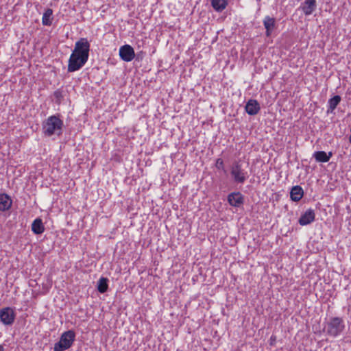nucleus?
Returning a JSON list of instances; mask_svg holds the SVG:
<instances>
[{"instance_id": "nucleus-1", "label": "nucleus", "mask_w": 351, "mask_h": 351, "mask_svg": "<svg viewBox=\"0 0 351 351\" xmlns=\"http://www.w3.org/2000/svg\"><path fill=\"white\" fill-rule=\"evenodd\" d=\"M63 121L56 115L49 117L43 124V132L47 136L62 134Z\"/></svg>"}, {"instance_id": "nucleus-2", "label": "nucleus", "mask_w": 351, "mask_h": 351, "mask_svg": "<svg viewBox=\"0 0 351 351\" xmlns=\"http://www.w3.org/2000/svg\"><path fill=\"white\" fill-rule=\"evenodd\" d=\"M345 329L344 322L339 317H332L326 323L324 330L330 337H336L340 335Z\"/></svg>"}, {"instance_id": "nucleus-3", "label": "nucleus", "mask_w": 351, "mask_h": 351, "mask_svg": "<svg viewBox=\"0 0 351 351\" xmlns=\"http://www.w3.org/2000/svg\"><path fill=\"white\" fill-rule=\"evenodd\" d=\"M75 339V333L69 330L63 332L60 341L54 344L53 351H64L70 348Z\"/></svg>"}, {"instance_id": "nucleus-4", "label": "nucleus", "mask_w": 351, "mask_h": 351, "mask_svg": "<svg viewBox=\"0 0 351 351\" xmlns=\"http://www.w3.org/2000/svg\"><path fill=\"white\" fill-rule=\"evenodd\" d=\"M231 176L237 183L243 184L248 178L249 175L247 171L243 167L239 162H234L230 169Z\"/></svg>"}, {"instance_id": "nucleus-5", "label": "nucleus", "mask_w": 351, "mask_h": 351, "mask_svg": "<svg viewBox=\"0 0 351 351\" xmlns=\"http://www.w3.org/2000/svg\"><path fill=\"white\" fill-rule=\"evenodd\" d=\"M90 44L86 38H82L75 44L73 53L82 56V60L88 59Z\"/></svg>"}, {"instance_id": "nucleus-6", "label": "nucleus", "mask_w": 351, "mask_h": 351, "mask_svg": "<svg viewBox=\"0 0 351 351\" xmlns=\"http://www.w3.org/2000/svg\"><path fill=\"white\" fill-rule=\"evenodd\" d=\"M88 59L82 60V56L72 52L68 64V71L74 72L81 69L87 62Z\"/></svg>"}, {"instance_id": "nucleus-7", "label": "nucleus", "mask_w": 351, "mask_h": 351, "mask_svg": "<svg viewBox=\"0 0 351 351\" xmlns=\"http://www.w3.org/2000/svg\"><path fill=\"white\" fill-rule=\"evenodd\" d=\"M16 314L10 307H5L0 310V320L6 326L12 325L15 319Z\"/></svg>"}, {"instance_id": "nucleus-8", "label": "nucleus", "mask_w": 351, "mask_h": 351, "mask_svg": "<svg viewBox=\"0 0 351 351\" xmlns=\"http://www.w3.org/2000/svg\"><path fill=\"white\" fill-rule=\"evenodd\" d=\"M119 56L123 60L130 62L135 56L134 49L130 45H123L119 49Z\"/></svg>"}, {"instance_id": "nucleus-9", "label": "nucleus", "mask_w": 351, "mask_h": 351, "mask_svg": "<svg viewBox=\"0 0 351 351\" xmlns=\"http://www.w3.org/2000/svg\"><path fill=\"white\" fill-rule=\"evenodd\" d=\"M228 203L234 207H239L243 204V195L240 192H233L228 195Z\"/></svg>"}, {"instance_id": "nucleus-10", "label": "nucleus", "mask_w": 351, "mask_h": 351, "mask_svg": "<svg viewBox=\"0 0 351 351\" xmlns=\"http://www.w3.org/2000/svg\"><path fill=\"white\" fill-rule=\"evenodd\" d=\"M246 112L250 115H255L259 112L261 107L256 99H250L245 106Z\"/></svg>"}, {"instance_id": "nucleus-11", "label": "nucleus", "mask_w": 351, "mask_h": 351, "mask_svg": "<svg viewBox=\"0 0 351 351\" xmlns=\"http://www.w3.org/2000/svg\"><path fill=\"white\" fill-rule=\"evenodd\" d=\"M315 212L312 209L307 210L299 219V223L301 226H306L315 220Z\"/></svg>"}, {"instance_id": "nucleus-12", "label": "nucleus", "mask_w": 351, "mask_h": 351, "mask_svg": "<svg viewBox=\"0 0 351 351\" xmlns=\"http://www.w3.org/2000/svg\"><path fill=\"white\" fill-rule=\"evenodd\" d=\"M316 7V0H305L300 5V8L306 15L311 14Z\"/></svg>"}, {"instance_id": "nucleus-13", "label": "nucleus", "mask_w": 351, "mask_h": 351, "mask_svg": "<svg viewBox=\"0 0 351 351\" xmlns=\"http://www.w3.org/2000/svg\"><path fill=\"white\" fill-rule=\"evenodd\" d=\"M332 156V153L330 152H328V154H327L324 151H317L313 154V158L315 159L317 162H328Z\"/></svg>"}, {"instance_id": "nucleus-14", "label": "nucleus", "mask_w": 351, "mask_h": 351, "mask_svg": "<svg viewBox=\"0 0 351 351\" xmlns=\"http://www.w3.org/2000/svg\"><path fill=\"white\" fill-rule=\"evenodd\" d=\"M304 191L300 186L297 185L292 187L290 192V197L291 200L294 202H298L302 199Z\"/></svg>"}, {"instance_id": "nucleus-15", "label": "nucleus", "mask_w": 351, "mask_h": 351, "mask_svg": "<svg viewBox=\"0 0 351 351\" xmlns=\"http://www.w3.org/2000/svg\"><path fill=\"white\" fill-rule=\"evenodd\" d=\"M12 204L10 197L6 194H0V210H8Z\"/></svg>"}, {"instance_id": "nucleus-16", "label": "nucleus", "mask_w": 351, "mask_h": 351, "mask_svg": "<svg viewBox=\"0 0 351 351\" xmlns=\"http://www.w3.org/2000/svg\"><path fill=\"white\" fill-rule=\"evenodd\" d=\"M32 230L36 234H42L44 232L45 228L41 219L37 218L33 221Z\"/></svg>"}, {"instance_id": "nucleus-17", "label": "nucleus", "mask_w": 351, "mask_h": 351, "mask_svg": "<svg viewBox=\"0 0 351 351\" xmlns=\"http://www.w3.org/2000/svg\"><path fill=\"white\" fill-rule=\"evenodd\" d=\"M341 101V97L335 95L328 100L327 113H332Z\"/></svg>"}, {"instance_id": "nucleus-18", "label": "nucleus", "mask_w": 351, "mask_h": 351, "mask_svg": "<svg viewBox=\"0 0 351 351\" xmlns=\"http://www.w3.org/2000/svg\"><path fill=\"white\" fill-rule=\"evenodd\" d=\"M211 5L216 11L220 12L226 8L228 3L226 0H211Z\"/></svg>"}, {"instance_id": "nucleus-19", "label": "nucleus", "mask_w": 351, "mask_h": 351, "mask_svg": "<svg viewBox=\"0 0 351 351\" xmlns=\"http://www.w3.org/2000/svg\"><path fill=\"white\" fill-rule=\"evenodd\" d=\"M108 280L106 278L101 277L97 282V290L99 293H104L107 291L108 288Z\"/></svg>"}, {"instance_id": "nucleus-20", "label": "nucleus", "mask_w": 351, "mask_h": 351, "mask_svg": "<svg viewBox=\"0 0 351 351\" xmlns=\"http://www.w3.org/2000/svg\"><path fill=\"white\" fill-rule=\"evenodd\" d=\"M53 11L51 9H47L45 10V13L43 16V21L42 22H50L52 19Z\"/></svg>"}, {"instance_id": "nucleus-21", "label": "nucleus", "mask_w": 351, "mask_h": 351, "mask_svg": "<svg viewBox=\"0 0 351 351\" xmlns=\"http://www.w3.org/2000/svg\"><path fill=\"white\" fill-rule=\"evenodd\" d=\"M275 24L276 23H264L267 36H270L271 31L275 28Z\"/></svg>"}, {"instance_id": "nucleus-22", "label": "nucleus", "mask_w": 351, "mask_h": 351, "mask_svg": "<svg viewBox=\"0 0 351 351\" xmlns=\"http://www.w3.org/2000/svg\"><path fill=\"white\" fill-rule=\"evenodd\" d=\"M223 161L221 158H218L216 161V167L218 169H223Z\"/></svg>"}, {"instance_id": "nucleus-23", "label": "nucleus", "mask_w": 351, "mask_h": 351, "mask_svg": "<svg viewBox=\"0 0 351 351\" xmlns=\"http://www.w3.org/2000/svg\"><path fill=\"white\" fill-rule=\"evenodd\" d=\"M270 340H271V344H273V341H276V337L275 336H271V338H270Z\"/></svg>"}, {"instance_id": "nucleus-24", "label": "nucleus", "mask_w": 351, "mask_h": 351, "mask_svg": "<svg viewBox=\"0 0 351 351\" xmlns=\"http://www.w3.org/2000/svg\"><path fill=\"white\" fill-rule=\"evenodd\" d=\"M263 22L264 23H266V22H274V21L273 19H269L268 21H266V19H265Z\"/></svg>"}, {"instance_id": "nucleus-25", "label": "nucleus", "mask_w": 351, "mask_h": 351, "mask_svg": "<svg viewBox=\"0 0 351 351\" xmlns=\"http://www.w3.org/2000/svg\"><path fill=\"white\" fill-rule=\"evenodd\" d=\"M3 347L1 345H0V351H3Z\"/></svg>"}, {"instance_id": "nucleus-26", "label": "nucleus", "mask_w": 351, "mask_h": 351, "mask_svg": "<svg viewBox=\"0 0 351 351\" xmlns=\"http://www.w3.org/2000/svg\"><path fill=\"white\" fill-rule=\"evenodd\" d=\"M44 25H50L51 23H43Z\"/></svg>"}]
</instances>
